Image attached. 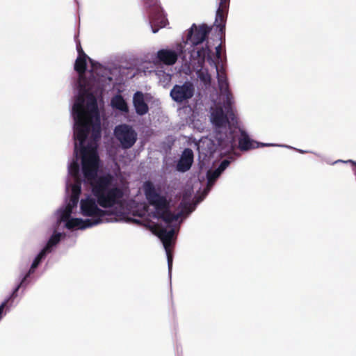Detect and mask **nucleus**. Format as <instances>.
Returning a JSON list of instances; mask_svg holds the SVG:
<instances>
[{
    "instance_id": "nucleus-1",
    "label": "nucleus",
    "mask_w": 356,
    "mask_h": 356,
    "mask_svg": "<svg viewBox=\"0 0 356 356\" xmlns=\"http://www.w3.org/2000/svg\"><path fill=\"white\" fill-rule=\"evenodd\" d=\"M74 70L79 74L72 106L74 120V158L68 165L65 203H78L81 193L80 165L84 181L90 184L93 198L87 195L80 203H127L128 183L118 174L97 175L99 159L97 152L101 137V120L97 98L111 88L110 70L95 63L83 51L78 56Z\"/></svg>"
},
{
    "instance_id": "nucleus-2",
    "label": "nucleus",
    "mask_w": 356,
    "mask_h": 356,
    "mask_svg": "<svg viewBox=\"0 0 356 356\" xmlns=\"http://www.w3.org/2000/svg\"><path fill=\"white\" fill-rule=\"evenodd\" d=\"M231 161L223 160L218 168L210 170L207 173V186L203 193L195 197L194 202H191L193 191L191 188L185 191L182 201L180 204L181 211L176 214L172 213L169 210V203L165 196L161 195L155 186L151 181H145L143 184V191L152 209L150 213L157 220L156 222H152L151 225L163 243L165 250L169 273L170 274L172 266V255L170 248L173 245L175 236L179 229L182 221V217H186L193 212L197 204H199L208 194L216 180L221 173L229 166Z\"/></svg>"
},
{
    "instance_id": "nucleus-3",
    "label": "nucleus",
    "mask_w": 356,
    "mask_h": 356,
    "mask_svg": "<svg viewBox=\"0 0 356 356\" xmlns=\"http://www.w3.org/2000/svg\"><path fill=\"white\" fill-rule=\"evenodd\" d=\"M218 82L221 95L210 108V121L214 128V138L221 154L233 151L236 147V129H238V148L241 151L259 147V143L252 140L248 133L240 128L239 119L234 106V97L228 90L226 77L218 73Z\"/></svg>"
},
{
    "instance_id": "nucleus-4",
    "label": "nucleus",
    "mask_w": 356,
    "mask_h": 356,
    "mask_svg": "<svg viewBox=\"0 0 356 356\" xmlns=\"http://www.w3.org/2000/svg\"><path fill=\"white\" fill-rule=\"evenodd\" d=\"M209 54L210 49H200L194 52H186L183 58V65L186 67V73H190L193 70L195 71L197 79L200 83L204 86L206 90L209 89L211 83V77L209 73L208 70L203 67L205 59L207 58L208 60H211V64H213L216 67L217 79H218V73H223L226 77L227 85L229 86L225 71L219 70L217 65L213 62V60L211 59ZM218 83H219L218 81ZM218 88H220L219 86ZM219 90L220 94L216 96V98L212 97L213 105L211 106V108L213 106L215 102L218 101V97L221 95L220 90L219 89ZM228 90L229 91V89Z\"/></svg>"
},
{
    "instance_id": "nucleus-5",
    "label": "nucleus",
    "mask_w": 356,
    "mask_h": 356,
    "mask_svg": "<svg viewBox=\"0 0 356 356\" xmlns=\"http://www.w3.org/2000/svg\"><path fill=\"white\" fill-rule=\"evenodd\" d=\"M62 235L63 234L61 233H57L55 232V233L50 237V238L47 241L46 245L35 256L29 269L26 272L21 273L19 276V282L14 289L11 295L0 305V315L2 314L8 301L10 299H13L17 296V293L19 291V288L22 286H26V285L27 284L28 278L30 277L31 274H33L35 272V269L38 268L41 261L46 257L47 254L52 252L54 248L60 241Z\"/></svg>"
},
{
    "instance_id": "nucleus-6",
    "label": "nucleus",
    "mask_w": 356,
    "mask_h": 356,
    "mask_svg": "<svg viewBox=\"0 0 356 356\" xmlns=\"http://www.w3.org/2000/svg\"><path fill=\"white\" fill-rule=\"evenodd\" d=\"M210 31V27L206 24L200 26L193 24L188 31L186 40H183L182 42L177 43V49L183 53V56L187 51L194 52L204 49H209L207 44L201 47L200 45L202 44L203 42L206 40Z\"/></svg>"
},
{
    "instance_id": "nucleus-7",
    "label": "nucleus",
    "mask_w": 356,
    "mask_h": 356,
    "mask_svg": "<svg viewBox=\"0 0 356 356\" xmlns=\"http://www.w3.org/2000/svg\"><path fill=\"white\" fill-rule=\"evenodd\" d=\"M149 24L154 33L168 24V19L160 7L158 0H142Z\"/></svg>"
},
{
    "instance_id": "nucleus-8",
    "label": "nucleus",
    "mask_w": 356,
    "mask_h": 356,
    "mask_svg": "<svg viewBox=\"0 0 356 356\" xmlns=\"http://www.w3.org/2000/svg\"><path fill=\"white\" fill-rule=\"evenodd\" d=\"M114 136L121 147L124 149L131 148L138 139L136 130L132 126L127 124L116 126L114 129Z\"/></svg>"
},
{
    "instance_id": "nucleus-9",
    "label": "nucleus",
    "mask_w": 356,
    "mask_h": 356,
    "mask_svg": "<svg viewBox=\"0 0 356 356\" xmlns=\"http://www.w3.org/2000/svg\"><path fill=\"white\" fill-rule=\"evenodd\" d=\"M195 85L192 81L187 80L184 83L176 84L171 89L170 95L177 104H186L195 94Z\"/></svg>"
},
{
    "instance_id": "nucleus-10",
    "label": "nucleus",
    "mask_w": 356,
    "mask_h": 356,
    "mask_svg": "<svg viewBox=\"0 0 356 356\" xmlns=\"http://www.w3.org/2000/svg\"><path fill=\"white\" fill-rule=\"evenodd\" d=\"M178 56H180L183 60V53L177 49V44L173 49H162L157 52V58L168 65H174L177 60Z\"/></svg>"
},
{
    "instance_id": "nucleus-11",
    "label": "nucleus",
    "mask_w": 356,
    "mask_h": 356,
    "mask_svg": "<svg viewBox=\"0 0 356 356\" xmlns=\"http://www.w3.org/2000/svg\"><path fill=\"white\" fill-rule=\"evenodd\" d=\"M229 3V0H220L216 11L214 26L219 30L220 34L225 31Z\"/></svg>"
},
{
    "instance_id": "nucleus-12",
    "label": "nucleus",
    "mask_w": 356,
    "mask_h": 356,
    "mask_svg": "<svg viewBox=\"0 0 356 356\" xmlns=\"http://www.w3.org/2000/svg\"><path fill=\"white\" fill-rule=\"evenodd\" d=\"M148 94H143L142 92L137 91L133 97V104L136 110V113L138 115H144L147 113L149 107L146 101L149 98Z\"/></svg>"
},
{
    "instance_id": "nucleus-13",
    "label": "nucleus",
    "mask_w": 356,
    "mask_h": 356,
    "mask_svg": "<svg viewBox=\"0 0 356 356\" xmlns=\"http://www.w3.org/2000/svg\"><path fill=\"white\" fill-rule=\"evenodd\" d=\"M193 163V152L191 149L186 148L182 152L176 168L179 172H184L191 168Z\"/></svg>"
},
{
    "instance_id": "nucleus-14",
    "label": "nucleus",
    "mask_w": 356,
    "mask_h": 356,
    "mask_svg": "<svg viewBox=\"0 0 356 356\" xmlns=\"http://www.w3.org/2000/svg\"><path fill=\"white\" fill-rule=\"evenodd\" d=\"M111 105L113 108H115L122 113H128L129 111L127 104L123 97L120 95H116L112 97L111 100Z\"/></svg>"
},
{
    "instance_id": "nucleus-15",
    "label": "nucleus",
    "mask_w": 356,
    "mask_h": 356,
    "mask_svg": "<svg viewBox=\"0 0 356 356\" xmlns=\"http://www.w3.org/2000/svg\"><path fill=\"white\" fill-rule=\"evenodd\" d=\"M155 75L157 76V78L159 80V82L163 87L168 85L172 79L171 74H170L169 73H166L163 70L156 71Z\"/></svg>"
},
{
    "instance_id": "nucleus-16",
    "label": "nucleus",
    "mask_w": 356,
    "mask_h": 356,
    "mask_svg": "<svg viewBox=\"0 0 356 356\" xmlns=\"http://www.w3.org/2000/svg\"><path fill=\"white\" fill-rule=\"evenodd\" d=\"M273 146H281V147H284L291 148V149L293 148L292 147L288 146V145H276V144H273V143H259V147H273Z\"/></svg>"
},
{
    "instance_id": "nucleus-17",
    "label": "nucleus",
    "mask_w": 356,
    "mask_h": 356,
    "mask_svg": "<svg viewBox=\"0 0 356 356\" xmlns=\"http://www.w3.org/2000/svg\"><path fill=\"white\" fill-rule=\"evenodd\" d=\"M340 162H343V163H350L352 164V166H353V170L356 175V163L353 161L352 160H348V161H343L342 160H338V161H336L334 163H340Z\"/></svg>"
},
{
    "instance_id": "nucleus-18",
    "label": "nucleus",
    "mask_w": 356,
    "mask_h": 356,
    "mask_svg": "<svg viewBox=\"0 0 356 356\" xmlns=\"http://www.w3.org/2000/svg\"><path fill=\"white\" fill-rule=\"evenodd\" d=\"M216 57L218 58V59H220L221 47L220 44L218 45L217 47H216Z\"/></svg>"
},
{
    "instance_id": "nucleus-19",
    "label": "nucleus",
    "mask_w": 356,
    "mask_h": 356,
    "mask_svg": "<svg viewBox=\"0 0 356 356\" xmlns=\"http://www.w3.org/2000/svg\"><path fill=\"white\" fill-rule=\"evenodd\" d=\"M76 49H77V51H78V54H79L78 56H80V54L81 53V51H83L82 48H81V47L80 43L76 44Z\"/></svg>"
},
{
    "instance_id": "nucleus-20",
    "label": "nucleus",
    "mask_w": 356,
    "mask_h": 356,
    "mask_svg": "<svg viewBox=\"0 0 356 356\" xmlns=\"http://www.w3.org/2000/svg\"><path fill=\"white\" fill-rule=\"evenodd\" d=\"M296 150H297L298 152H299L300 153H306V152H308L307 151H304V150H302V149H295Z\"/></svg>"
},
{
    "instance_id": "nucleus-21",
    "label": "nucleus",
    "mask_w": 356,
    "mask_h": 356,
    "mask_svg": "<svg viewBox=\"0 0 356 356\" xmlns=\"http://www.w3.org/2000/svg\"><path fill=\"white\" fill-rule=\"evenodd\" d=\"M133 221H134L135 223H137V224L140 222V220H138V219H134Z\"/></svg>"
}]
</instances>
